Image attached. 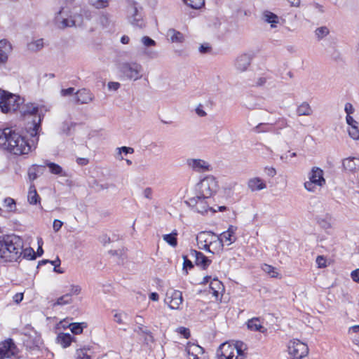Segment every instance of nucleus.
<instances>
[{
    "label": "nucleus",
    "instance_id": "nucleus-1",
    "mask_svg": "<svg viewBox=\"0 0 359 359\" xmlns=\"http://www.w3.org/2000/svg\"><path fill=\"white\" fill-rule=\"evenodd\" d=\"M0 147L14 155L27 154L31 151L25 138L11 127L0 128Z\"/></svg>",
    "mask_w": 359,
    "mask_h": 359
},
{
    "label": "nucleus",
    "instance_id": "nucleus-2",
    "mask_svg": "<svg viewBox=\"0 0 359 359\" xmlns=\"http://www.w3.org/2000/svg\"><path fill=\"white\" fill-rule=\"evenodd\" d=\"M23 241L16 235L0 238V258L5 262H16L22 255Z\"/></svg>",
    "mask_w": 359,
    "mask_h": 359
},
{
    "label": "nucleus",
    "instance_id": "nucleus-3",
    "mask_svg": "<svg viewBox=\"0 0 359 359\" xmlns=\"http://www.w3.org/2000/svg\"><path fill=\"white\" fill-rule=\"evenodd\" d=\"M142 66L136 62H124L118 65L121 76L128 80L137 81L142 78Z\"/></svg>",
    "mask_w": 359,
    "mask_h": 359
},
{
    "label": "nucleus",
    "instance_id": "nucleus-4",
    "mask_svg": "<svg viewBox=\"0 0 359 359\" xmlns=\"http://www.w3.org/2000/svg\"><path fill=\"white\" fill-rule=\"evenodd\" d=\"M21 103L22 100L19 95L0 89V108L2 112L16 111Z\"/></svg>",
    "mask_w": 359,
    "mask_h": 359
},
{
    "label": "nucleus",
    "instance_id": "nucleus-5",
    "mask_svg": "<svg viewBox=\"0 0 359 359\" xmlns=\"http://www.w3.org/2000/svg\"><path fill=\"white\" fill-rule=\"evenodd\" d=\"M217 188L216 179L212 175H208L196 184V191L200 197L210 198L216 192Z\"/></svg>",
    "mask_w": 359,
    "mask_h": 359
},
{
    "label": "nucleus",
    "instance_id": "nucleus-6",
    "mask_svg": "<svg viewBox=\"0 0 359 359\" xmlns=\"http://www.w3.org/2000/svg\"><path fill=\"white\" fill-rule=\"evenodd\" d=\"M142 8L140 9L137 7L135 4H132L128 9V18L130 23L137 28L142 29L145 27V22L143 19Z\"/></svg>",
    "mask_w": 359,
    "mask_h": 359
},
{
    "label": "nucleus",
    "instance_id": "nucleus-7",
    "mask_svg": "<svg viewBox=\"0 0 359 359\" xmlns=\"http://www.w3.org/2000/svg\"><path fill=\"white\" fill-rule=\"evenodd\" d=\"M288 351L292 359H302L307 355L309 348L306 344L297 339L290 342Z\"/></svg>",
    "mask_w": 359,
    "mask_h": 359
},
{
    "label": "nucleus",
    "instance_id": "nucleus-8",
    "mask_svg": "<svg viewBox=\"0 0 359 359\" xmlns=\"http://www.w3.org/2000/svg\"><path fill=\"white\" fill-rule=\"evenodd\" d=\"M208 198L200 197L199 194H196V196L190 198L186 203L198 212L204 214L207 212L208 210H212V208L209 207L206 201Z\"/></svg>",
    "mask_w": 359,
    "mask_h": 359
},
{
    "label": "nucleus",
    "instance_id": "nucleus-9",
    "mask_svg": "<svg viewBox=\"0 0 359 359\" xmlns=\"http://www.w3.org/2000/svg\"><path fill=\"white\" fill-rule=\"evenodd\" d=\"M165 301L171 309H178L183 302L182 293L179 290H169Z\"/></svg>",
    "mask_w": 359,
    "mask_h": 359
},
{
    "label": "nucleus",
    "instance_id": "nucleus-10",
    "mask_svg": "<svg viewBox=\"0 0 359 359\" xmlns=\"http://www.w3.org/2000/svg\"><path fill=\"white\" fill-rule=\"evenodd\" d=\"M236 229V226L230 225L226 231H224L217 236V241L214 243H217L221 248L224 246V242H228V245L232 244L236 241L235 235Z\"/></svg>",
    "mask_w": 359,
    "mask_h": 359
},
{
    "label": "nucleus",
    "instance_id": "nucleus-11",
    "mask_svg": "<svg viewBox=\"0 0 359 359\" xmlns=\"http://www.w3.org/2000/svg\"><path fill=\"white\" fill-rule=\"evenodd\" d=\"M212 236H215V233L211 231L200 232L196 236L198 248L209 252L213 253L210 249V245L213 243L211 241H210Z\"/></svg>",
    "mask_w": 359,
    "mask_h": 359
},
{
    "label": "nucleus",
    "instance_id": "nucleus-12",
    "mask_svg": "<svg viewBox=\"0 0 359 359\" xmlns=\"http://www.w3.org/2000/svg\"><path fill=\"white\" fill-rule=\"evenodd\" d=\"M0 348L4 353L6 358H11L12 357H15L18 353L19 350L15 345L14 341L8 338L5 341H2L0 344Z\"/></svg>",
    "mask_w": 359,
    "mask_h": 359
},
{
    "label": "nucleus",
    "instance_id": "nucleus-13",
    "mask_svg": "<svg viewBox=\"0 0 359 359\" xmlns=\"http://www.w3.org/2000/svg\"><path fill=\"white\" fill-rule=\"evenodd\" d=\"M187 163L190 168L198 172L210 171L212 169L211 165L202 159L189 158Z\"/></svg>",
    "mask_w": 359,
    "mask_h": 359
},
{
    "label": "nucleus",
    "instance_id": "nucleus-14",
    "mask_svg": "<svg viewBox=\"0 0 359 359\" xmlns=\"http://www.w3.org/2000/svg\"><path fill=\"white\" fill-rule=\"evenodd\" d=\"M252 61V57L249 54L243 53L238 55L234 62V67L236 70L239 72H243L246 71L248 67L250 65Z\"/></svg>",
    "mask_w": 359,
    "mask_h": 359
},
{
    "label": "nucleus",
    "instance_id": "nucleus-15",
    "mask_svg": "<svg viewBox=\"0 0 359 359\" xmlns=\"http://www.w3.org/2000/svg\"><path fill=\"white\" fill-rule=\"evenodd\" d=\"M190 255L195 257V263L203 269H206L211 264V260L205 256L201 252L191 250Z\"/></svg>",
    "mask_w": 359,
    "mask_h": 359
},
{
    "label": "nucleus",
    "instance_id": "nucleus-16",
    "mask_svg": "<svg viewBox=\"0 0 359 359\" xmlns=\"http://www.w3.org/2000/svg\"><path fill=\"white\" fill-rule=\"evenodd\" d=\"M218 359H235L236 353L232 346L222 344L217 351Z\"/></svg>",
    "mask_w": 359,
    "mask_h": 359
},
{
    "label": "nucleus",
    "instance_id": "nucleus-17",
    "mask_svg": "<svg viewBox=\"0 0 359 359\" xmlns=\"http://www.w3.org/2000/svg\"><path fill=\"white\" fill-rule=\"evenodd\" d=\"M12 51V45L6 39L0 40V64H6L8 54Z\"/></svg>",
    "mask_w": 359,
    "mask_h": 359
},
{
    "label": "nucleus",
    "instance_id": "nucleus-18",
    "mask_svg": "<svg viewBox=\"0 0 359 359\" xmlns=\"http://www.w3.org/2000/svg\"><path fill=\"white\" fill-rule=\"evenodd\" d=\"M309 180L314 182V184L322 187L325 184L323 177V171L318 167H313L310 172Z\"/></svg>",
    "mask_w": 359,
    "mask_h": 359
},
{
    "label": "nucleus",
    "instance_id": "nucleus-19",
    "mask_svg": "<svg viewBox=\"0 0 359 359\" xmlns=\"http://www.w3.org/2000/svg\"><path fill=\"white\" fill-rule=\"evenodd\" d=\"M76 104H88L93 100V96L89 90L83 88L79 90L76 93Z\"/></svg>",
    "mask_w": 359,
    "mask_h": 359
},
{
    "label": "nucleus",
    "instance_id": "nucleus-20",
    "mask_svg": "<svg viewBox=\"0 0 359 359\" xmlns=\"http://www.w3.org/2000/svg\"><path fill=\"white\" fill-rule=\"evenodd\" d=\"M62 12L61 11H59L55 18V24L59 28L65 29L66 27H73L75 25L74 20L63 18L62 16Z\"/></svg>",
    "mask_w": 359,
    "mask_h": 359
},
{
    "label": "nucleus",
    "instance_id": "nucleus-21",
    "mask_svg": "<svg viewBox=\"0 0 359 359\" xmlns=\"http://www.w3.org/2000/svg\"><path fill=\"white\" fill-rule=\"evenodd\" d=\"M248 188L252 191H259L266 187V183L260 177H253L248 180Z\"/></svg>",
    "mask_w": 359,
    "mask_h": 359
},
{
    "label": "nucleus",
    "instance_id": "nucleus-22",
    "mask_svg": "<svg viewBox=\"0 0 359 359\" xmlns=\"http://www.w3.org/2000/svg\"><path fill=\"white\" fill-rule=\"evenodd\" d=\"M342 165L348 171L353 172L359 168V158L349 157L343 160Z\"/></svg>",
    "mask_w": 359,
    "mask_h": 359
},
{
    "label": "nucleus",
    "instance_id": "nucleus-23",
    "mask_svg": "<svg viewBox=\"0 0 359 359\" xmlns=\"http://www.w3.org/2000/svg\"><path fill=\"white\" fill-rule=\"evenodd\" d=\"M248 329L251 331H258L262 333H264L266 331V329L262 326L259 323V318H252L250 319L247 322Z\"/></svg>",
    "mask_w": 359,
    "mask_h": 359
},
{
    "label": "nucleus",
    "instance_id": "nucleus-24",
    "mask_svg": "<svg viewBox=\"0 0 359 359\" xmlns=\"http://www.w3.org/2000/svg\"><path fill=\"white\" fill-rule=\"evenodd\" d=\"M211 293L215 297H218L219 294L224 290V285L217 278H213L210 284Z\"/></svg>",
    "mask_w": 359,
    "mask_h": 359
},
{
    "label": "nucleus",
    "instance_id": "nucleus-25",
    "mask_svg": "<svg viewBox=\"0 0 359 359\" xmlns=\"http://www.w3.org/2000/svg\"><path fill=\"white\" fill-rule=\"evenodd\" d=\"M27 200L31 205H36L37 203L41 205L40 196L37 194L35 186L33 184H31L29 187V192H28V195H27Z\"/></svg>",
    "mask_w": 359,
    "mask_h": 359
},
{
    "label": "nucleus",
    "instance_id": "nucleus-26",
    "mask_svg": "<svg viewBox=\"0 0 359 359\" xmlns=\"http://www.w3.org/2000/svg\"><path fill=\"white\" fill-rule=\"evenodd\" d=\"M74 337L69 333H60L57 337V341L63 348L70 346Z\"/></svg>",
    "mask_w": 359,
    "mask_h": 359
},
{
    "label": "nucleus",
    "instance_id": "nucleus-27",
    "mask_svg": "<svg viewBox=\"0 0 359 359\" xmlns=\"http://www.w3.org/2000/svg\"><path fill=\"white\" fill-rule=\"evenodd\" d=\"M263 18L267 23L271 24V27L272 28L276 27V24L278 23L279 22L278 15L269 11L264 12Z\"/></svg>",
    "mask_w": 359,
    "mask_h": 359
},
{
    "label": "nucleus",
    "instance_id": "nucleus-28",
    "mask_svg": "<svg viewBox=\"0 0 359 359\" xmlns=\"http://www.w3.org/2000/svg\"><path fill=\"white\" fill-rule=\"evenodd\" d=\"M177 231L175 229L170 233L163 235V239L170 246L175 248L177 245Z\"/></svg>",
    "mask_w": 359,
    "mask_h": 359
},
{
    "label": "nucleus",
    "instance_id": "nucleus-29",
    "mask_svg": "<svg viewBox=\"0 0 359 359\" xmlns=\"http://www.w3.org/2000/svg\"><path fill=\"white\" fill-rule=\"evenodd\" d=\"M42 166L36 165H32L29 168L27 174L29 181L33 182L38 177L39 173L42 174Z\"/></svg>",
    "mask_w": 359,
    "mask_h": 359
},
{
    "label": "nucleus",
    "instance_id": "nucleus-30",
    "mask_svg": "<svg viewBox=\"0 0 359 359\" xmlns=\"http://www.w3.org/2000/svg\"><path fill=\"white\" fill-rule=\"evenodd\" d=\"M313 110L309 103L306 102H302L297 109V114L298 116H310Z\"/></svg>",
    "mask_w": 359,
    "mask_h": 359
},
{
    "label": "nucleus",
    "instance_id": "nucleus-31",
    "mask_svg": "<svg viewBox=\"0 0 359 359\" xmlns=\"http://www.w3.org/2000/svg\"><path fill=\"white\" fill-rule=\"evenodd\" d=\"M41 118L40 116H34L32 120L33 127L29 129V133H30L31 136L36 137L37 135L38 130L41 126Z\"/></svg>",
    "mask_w": 359,
    "mask_h": 359
},
{
    "label": "nucleus",
    "instance_id": "nucleus-32",
    "mask_svg": "<svg viewBox=\"0 0 359 359\" xmlns=\"http://www.w3.org/2000/svg\"><path fill=\"white\" fill-rule=\"evenodd\" d=\"M46 166L48 167L50 172L54 175H58L62 176H66L65 173H63L62 168L57 163L53 162H47L46 163Z\"/></svg>",
    "mask_w": 359,
    "mask_h": 359
},
{
    "label": "nucleus",
    "instance_id": "nucleus-33",
    "mask_svg": "<svg viewBox=\"0 0 359 359\" xmlns=\"http://www.w3.org/2000/svg\"><path fill=\"white\" fill-rule=\"evenodd\" d=\"M43 47V39H39L36 41H32L27 44V48L32 52H37L42 49Z\"/></svg>",
    "mask_w": 359,
    "mask_h": 359
},
{
    "label": "nucleus",
    "instance_id": "nucleus-34",
    "mask_svg": "<svg viewBox=\"0 0 359 359\" xmlns=\"http://www.w3.org/2000/svg\"><path fill=\"white\" fill-rule=\"evenodd\" d=\"M86 327V323H72L69 325L70 330L74 334H79L82 333L83 328Z\"/></svg>",
    "mask_w": 359,
    "mask_h": 359
},
{
    "label": "nucleus",
    "instance_id": "nucleus-35",
    "mask_svg": "<svg viewBox=\"0 0 359 359\" xmlns=\"http://www.w3.org/2000/svg\"><path fill=\"white\" fill-rule=\"evenodd\" d=\"M169 36H170V40L173 43H182L184 40L183 34L175 29L169 30Z\"/></svg>",
    "mask_w": 359,
    "mask_h": 359
},
{
    "label": "nucleus",
    "instance_id": "nucleus-36",
    "mask_svg": "<svg viewBox=\"0 0 359 359\" xmlns=\"http://www.w3.org/2000/svg\"><path fill=\"white\" fill-rule=\"evenodd\" d=\"M243 346V343L238 341L235 346H232L233 351L236 353L235 359H245Z\"/></svg>",
    "mask_w": 359,
    "mask_h": 359
},
{
    "label": "nucleus",
    "instance_id": "nucleus-37",
    "mask_svg": "<svg viewBox=\"0 0 359 359\" xmlns=\"http://www.w3.org/2000/svg\"><path fill=\"white\" fill-rule=\"evenodd\" d=\"M183 1L193 9H199L205 5V0H183Z\"/></svg>",
    "mask_w": 359,
    "mask_h": 359
},
{
    "label": "nucleus",
    "instance_id": "nucleus-38",
    "mask_svg": "<svg viewBox=\"0 0 359 359\" xmlns=\"http://www.w3.org/2000/svg\"><path fill=\"white\" fill-rule=\"evenodd\" d=\"M72 303V299L70 297V294H64L59 297L57 301L53 304V306H63Z\"/></svg>",
    "mask_w": 359,
    "mask_h": 359
},
{
    "label": "nucleus",
    "instance_id": "nucleus-39",
    "mask_svg": "<svg viewBox=\"0 0 359 359\" xmlns=\"http://www.w3.org/2000/svg\"><path fill=\"white\" fill-rule=\"evenodd\" d=\"M4 207L6 208L8 212H15L16 210V203L14 199L7 197L4 201Z\"/></svg>",
    "mask_w": 359,
    "mask_h": 359
},
{
    "label": "nucleus",
    "instance_id": "nucleus-40",
    "mask_svg": "<svg viewBox=\"0 0 359 359\" xmlns=\"http://www.w3.org/2000/svg\"><path fill=\"white\" fill-rule=\"evenodd\" d=\"M262 270L271 276L272 278H277L278 276V273L276 271V268L272 266L271 265L264 264L262 267Z\"/></svg>",
    "mask_w": 359,
    "mask_h": 359
},
{
    "label": "nucleus",
    "instance_id": "nucleus-41",
    "mask_svg": "<svg viewBox=\"0 0 359 359\" xmlns=\"http://www.w3.org/2000/svg\"><path fill=\"white\" fill-rule=\"evenodd\" d=\"M89 4L93 7L100 9L108 6L109 0H88Z\"/></svg>",
    "mask_w": 359,
    "mask_h": 359
},
{
    "label": "nucleus",
    "instance_id": "nucleus-42",
    "mask_svg": "<svg viewBox=\"0 0 359 359\" xmlns=\"http://www.w3.org/2000/svg\"><path fill=\"white\" fill-rule=\"evenodd\" d=\"M330 33L329 29L326 26L318 27L315 31V34L318 40H321Z\"/></svg>",
    "mask_w": 359,
    "mask_h": 359
},
{
    "label": "nucleus",
    "instance_id": "nucleus-43",
    "mask_svg": "<svg viewBox=\"0 0 359 359\" xmlns=\"http://www.w3.org/2000/svg\"><path fill=\"white\" fill-rule=\"evenodd\" d=\"M41 342V338L39 336H36L34 339L31 341L30 340L26 341V346L29 348H34L36 347H39Z\"/></svg>",
    "mask_w": 359,
    "mask_h": 359
},
{
    "label": "nucleus",
    "instance_id": "nucleus-44",
    "mask_svg": "<svg viewBox=\"0 0 359 359\" xmlns=\"http://www.w3.org/2000/svg\"><path fill=\"white\" fill-rule=\"evenodd\" d=\"M348 133L349 136L352 139H353L355 140H357L359 139V130H358V126H356L355 124L354 125V126L350 127L348 129Z\"/></svg>",
    "mask_w": 359,
    "mask_h": 359
},
{
    "label": "nucleus",
    "instance_id": "nucleus-45",
    "mask_svg": "<svg viewBox=\"0 0 359 359\" xmlns=\"http://www.w3.org/2000/svg\"><path fill=\"white\" fill-rule=\"evenodd\" d=\"M88 349L86 347L78 349L76 351L77 359H91V356L86 353Z\"/></svg>",
    "mask_w": 359,
    "mask_h": 359
},
{
    "label": "nucleus",
    "instance_id": "nucleus-46",
    "mask_svg": "<svg viewBox=\"0 0 359 359\" xmlns=\"http://www.w3.org/2000/svg\"><path fill=\"white\" fill-rule=\"evenodd\" d=\"M22 253L25 258H28L31 260L36 258V253L32 248H27L24 251L22 250Z\"/></svg>",
    "mask_w": 359,
    "mask_h": 359
},
{
    "label": "nucleus",
    "instance_id": "nucleus-47",
    "mask_svg": "<svg viewBox=\"0 0 359 359\" xmlns=\"http://www.w3.org/2000/svg\"><path fill=\"white\" fill-rule=\"evenodd\" d=\"M183 270L186 271V274L188 273L187 269H191L194 268V264L191 260H189L187 255H183Z\"/></svg>",
    "mask_w": 359,
    "mask_h": 359
},
{
    "label": "nucleus",
    "instance_id": "nucleus-48",
    "mask_svg": "<svg viewBox=\"0 0 359 359\" xmlns=\"http://www.w3.org/2000/svg\"><path fill=\"white\" fill-rule=\"evenodd\" d=\"M49 263L54 266L53 271L55 273H64L63 270L58 269V267L60 266V265L61 264L60 259L58 257H57V258L55 260H53V261L50 260Z\"/></svg>",
    "mask_w": 359,
    "mask_h": 359
},
{
    "label": "nucleus",
    "instance_id": "nucleus-49",
    "mask_svg": "<svg viewBox=\"0 0 359 359\" xmlns=\"http://www.w3.org/2000/svg\"><path fill=\"white\" fill-rule=\"evenodd\" d=\"M141 41L146 47L154 46L156 45V41L147 36H143Z\"/></svg>",
    "mask_w": 359,
    "mask_h": 359
},
{
    "label": "nucleus",
    "instance_id": "nucleus-50",
    "mask_svg": "<svg viewBox=\"0 0 359 359\" xmlns=\"http://www.w3.org/2000/svg\"><path fill=\"white\" fill-rule=\"evenodd\" d=\"M318 224L324 229H330L332 226L330 220L327 219V218L319 219Z\"/></svg>",
    "mask_w": 359,
    "mask_h": 359
},
{
    "label": "nucleus",
    "instance_id": "nucleus-51",
    "mask_svg": "<svg viewBox=\"0 0 359 359\" xmlns=\"http://www.w3.org/2000/svg\"><path fill=\"white\" fill-rule=\"evenodd\" d=\"M81 291V288L79 285H72L71 290L69 293H67V294H70V297H72V295H78Z\"/></svg>",
    "mask_w": 359,
    "mask_h": 359
},
{
    "label": "nucleus",
    "instance_id": "nucleus-52",
    "mask_svg": "<svg viewBox=\"0 0 359 359\" xmlns=\"http://www.w3.org/2000/svg\"><path fill=\"white\" fill-rule=\"evenodd\" d=\"M109 254L113 255V256H116L118 257V258L121 259L122 260H123L124 259V252H123V250H110L109 252Z\"/></svg>",
    "mask_w": 359,
    "mask_h": 359
},
{
    "label": "nucleus",
    "instance_id": "nucleus-53",
    "mask_svg": "<svg viewBox=\"0 0 359 359\" xmlns=\"http://www.w3.org/2000/svg\"><path fill=\"white\" fill-rule=\"evenodd\" d=\"M326 259L323 256L319 255L316 258V263L319 268H324L326 266Z\"/></svg>",
    "mask_w": 359,
    "mask_h": 359
},
{
    "label": "nucleus",
    "instance_id": "nucleus-54",
    "mask_svg": "<svg viewBox=\"0 0 359 359\" xmlns=\"http://www.w3.org/2000/svg\"><path fill=\"white\" fill-rule=\"evenodd\" d=\"M138 331L141 332L143 334H147V336H149L150 337V342H153L154 341V337L152 336L151 332L149 330L144 329L143 325L138 326Z\"/></svg>",
    "mask_w": 359,
    "mask_h": 359
},
{
    "label": "nucleus",
    "instance_id": "nucleus-55",
    "mask_svg": "<svg viewBox=\"0 0 359 359\" xmlns=\"http://www.w3.org/2000/svg\"><path fill=\"white\" fill-rule=\"evenodd\" d=\"M143 195H144V197L149 199V200H151L152 199V196H153V190L151 187H147L146 189H144V190L143 191Z\"/></svg>",
    "mask_w": 359,
    "mask_h": 359
},
{
    "label": "nucleus",
    "instance_id": "nucleus-56",
    "mask_svg": "<svg viewBox=\"0 0 359 359\" xmlns=\"http://www.w3.org/2000/svg\"><path fill=\"white\" fill-rule=\"evenodd\" d=\"M74 88L70 87L67 89H62L60 93L62 96L65 97L72 95L74 93Z\"/></svg>",
    "mask_w": 359,
    "mask_h": 359
},
{
    "label": "nucleus",
    "instance_id": "nucleus-57",
    "mask_svg": "<svg viewBox=\"0 0 359 359\" xmlns=\"http://www.w3.org/2000/svg\"><path fill=\"white\" fill-rule=\"evenodd\" d=\"M118 149L119 150L120 155L122 152L125 154H133L134 152V149L128 147H122L121 148H118Z\"/></svg>",
    "mask_w": 359,
    "mask_h": 359
},
{
    "label": "nucleus",
    "instance_id": "nucleus-58",
    "mask_svg": "<svg viewBox=\"0 0 359 359\" xmlns=\"http://www.w3.org/2000/svg\"><path fill=\"white\" fill-rule=\"evenodd\" d=\"M179 332L184 336V338L186 339H189V337H190V332L189 330V329L186 328V327H179Z\"/></svg>",
    "mask_w": 359,
    "mask_h": 359
},
{
    "label": "nucleus",
    "instance_id": "nucleus-59",
    "mask_svg": "<svg viewBox=\"0 0 359 359\" xmlns=\"http://www.w3.org/2000/svg\"><path fill=\"white\" fill-rule=\"evenodd\" d=\"M211 47L208 43L202 44L199 47V51L201 53L205 54L208 53L210 51Z\"/></svg>",
    "mask_w": 359,
    "mask_h": 359
},
{
    "label": "nucleus",
    "instance_id": "nucleus-60",
    "mask_svg": "<svg viewBox=\"0 0 359 359\" xmlns=\"http://www.w3.org/2000/svg\"><path fill=\"white\" fill-rule=\"evenodd\" d=\"M351 277L354 282L359 283V268L351 273Z\"/></svg>",
    "mask_w": 359,
    "mask_h": 359
},
{
    "label": "nucleus",
    "instance_id": "nucleus-61",
    "mask_svg": "<svg viewBox=\"0 0 359 359\" xmlns=\"http://www.w3.org/2000/svg\"><path fill=\"white\" fill-rule=\"evenodd\" d=\"M63 225V222L59 219H55L53 221V227L55 232H57Z\"/></svg>",
    "mask_w": 359,
    "mask_h": 359
},
{
    "label": "nucleus",
    "instance_id": "nucleus-62",
    "mask_svg": "<svg viewBox=\"0 0 359 359\" xmlns=\"http://www.w3.org/2000/svg\"><path fill=\"white\" fill-rule=\"evenodd\" d=\"M107 86L109 90H117L120 88L121 84L118 82L111 81L108 83Z\"/></svg>",
    "mask_w": 359,
    "mask_h": 359
},
{
    "label": "nucleus",
    "instance_id": "nucleus-63",
    "mask_svg": "<svg viewBox=\"0 0 359 359\" xmlns=\"http://www.w3.org/2000/svg\"><path fill=\"white\" fill-rule=\"evenodd\" d=\"M344 110H345L346 113L347 114V116H350L351 114H353L354 112V108H353V105L349 102H347L345 104Z\"/></svg>",
    "mask_w": 359,
    "mask_h": 359
},
{
    "label": "nucleus",
    "instance_id": "nucleus-64",
    "mask_svg": "<svg viewBox=\"0 0 359 359\" xmlns=\"http://www.w3.org/2000/svg\"><path fill=\"white\" fill-rule=\"evenodd\" d=\"M348 334L349 335H353L355 334H359V325H353L350 327L348 330Z\"/></svg>",
    "mask_w": 359,
    "mask_h": 359
}]
</instances>
